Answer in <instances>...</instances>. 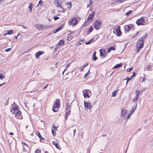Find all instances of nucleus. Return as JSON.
Masks as SVG:
<instances>
[{
	"label": "nucleus",
	"mask_w": 153,
	"mask_h": 153,
	"mask_svg": "<svg viewBox=\"0 0 153 153\" xmlns=\"http://www.w3.org/2000/svg\"><path fill=\"white\" fill-rule=\"evenodd\" d=\"M67 5H68V8H69L71 7V2H69L68 3H67L66 4Z\"/></svg>",
	"instance_id": "f704fd0d"
},
{
	"label": "nucleus",
	"mask_w": 153,
	"mask_h": 153,
	"mask_svg": "<svg viewBox=\"0 0 153 153\" xmlns=\"http://www.w3.org/2000/svg\"><path fill=\"white\" fill-rule=\"evenodd\" d=\"M132 12V11L131 10H129L128 12H127L125 14L127 16H128Z\"/></svg>",
	"instance_id": "7c9ffc66"
},
{
	"label": "nucleus",
	"mask_w": 153,
	"mask_h": 153,
	"mask_svg": "<svg viewBox=\"0 0 153 153\" xmlns=\"http://www.w3.org/2000/svg\"><path fill=\"white\" fill-rule=\"evenodd\" d=\"M64 26V25H60L57 28L56 30H55L53 31L54 33H56L58 31L60 30L63 28V26Z\"/></svg>",
	"instance_id": "4468645a"
},
{
	"label": "nucleus",
	"mask_w": 153,
	"mask_h": 153,
	"mask_svg": "<svg viewBox=\"0 0 153 153\" xmlns=\"http://www.w3.org/2000/svg\"><path fill=\"white\" fill-rule=\"evenodd\" d=\"M73 131H74V136L75 135V132H76V129H75L74 130H73Z\"/></svg>",
	"instance_id": "0e129e2a"
},
{
	"label": "nucleus",
	"mask_w": 153,
	"mask_h": 153,
	"mask_svg": "<svg viewBox=\"0 0 153 153\" xmlns=\"http://www.w3.org/2000/svg\"><path fill=\"white\" fill-rule=\"evenodd\" d=\"M48 85H46L45 86V87H44L43 88V89H45L47 87H48Z\"/></svg>",
	"instance_id": "680f3d73"
},
{
	"label": "nucleus",
	"mask_w": 153,
	"mask_h": 153,
	"mask_svg": "<svg viewBox=\"0 0 153 153\" xmlns=\"http://www.w3.org/2000/svg\"><path fill=\"white\" fill-rule=\"evenodd\" d=\"M42 3H43V1L42 0H39V4L37 5V6H38L39 5V4H40V5L42 4Z\"/></svg>",
	"instance_id": "09e8293b"
},
{
	"label": "nucleus",
	"mask_w": 153,
	"mask_h": 153,
	"mask_svg": "<svg viewBox=\"0 0 153 153\" xmlns=\"http://www.w3.org/2000/svg\"><path fill=\"white\" fill-rule=\"evenodd\" d=\"M121 115H122L127 114L128 113L127 110H125L123 108L121 109Z\"/></svg>",
	"instance_id": "a211bd4d"
},
{
	"label": "nucleus",
	"mask_w": 153,
	"mask_h": 153,
	"mask_svg": "<svg viewBox=\"0 0 153 153\" xmlns=\"http://www.w3.org/2000/svg\"><path fill=\"white\" fill-rule=\"evenodd\" d=\"M95 13V12H92L91 14H90L88 17L90 19V22H92L93 21V18H94V15Z\"/></svg>",
	"instance_id": "2eb2a0df"
},
{
	"label": "nucleus",
	"mask_w": 153,
	"mask_h": 153,
	"mask_svg": "<svg viewBox=\"0 0 153 153\" xmlns=\"http://www.w3.org/2000/svg\"><path fill=\"white\" fill-rule=\"evenodd\" d=\"M18 106L16 105L15 106L13 107L10 110L11 112L13 114H14L16 111H17V110H19L18 109Z\"/></svg>",
	"instance_id": "9d476101"
},
{
	"label": "nucleus",
	"mask_w": 153,
	"mask_h": 153,
	"mask_svg": "<svg viewBox=\"0 0 153 153\" xmlns=\"http://www.w3.org/2000/svg\"><path fill=\"white\" fill-rule=\"evenodd\" d=\"M133 113H132V111H131V112L129 113L128 114V115H129V117Z\"/></svg>",
	"instance_id": "6e6d98bb"
},
{
	"label": "nucleus",
	"mask_w": 153,
	"mask_h": 153,
	"mask_svg": "<svg viewBox=\"0 0 153 153\" xmlns=\"http://www.w3.org/2000/svg\"><path fill=\"white\" fill-rule=\"evenodd\" d=\"M69 65H70V64H68L65 67V69L64 70V71H65L69 67Z\"/></svg>",
	"instance_id": "a18cd8bd"
},
{
	"label": "nucleus",
	"mask_w": 153,
	"mask_h": 153,
	"mask_svg": "<svg viewBox=\"0 0 153 153\" xmlns=\"http://www.w3.org/2000/svg\"><path fill=\"white\" fill-rule=\"evenodd\" d=\"M147 34H145L143 36L141 37L140 38V40H143V41L145 39L146 37Z\"/></svg>",
	"instance_id": "c756f323"
},
{
	"label": "nucleus",
	"mask_w": 153,
	"mask_h": 153,
	"mask_svg": "<svg viewBox=\"0 0 153 153\" xmlns=\"http://www.w3.org/2000/svg\"><path fill=\"white\" fill-rule=\"evenodd\" d=\"M90 19L88 16V18L86 21H85V23L86 24V25H87L89 24L90 23H91L92 22H90Z\"/></svg>",
	"instance_id": "5701e85b"
},
{
	"label": "nucleus",
	"mask_w": 153,
	"mask_h": 153,
	"mask_svg": "<svg viewBox=\"0 0 153 153\" xmlns=\"http://www.w3.org/2000/svg\"><path fill=\"white\" fill-rule=\"evenodd\" d=\"M100 56H103V58L105 57V55H104V54L103 53V52H105V50H103V49H100Z\"/></svg>",
	"instance_id": "f3484780"
},
{
	"label": "nucleus",
	"mask_w": 153,
	"mask_h": 153,
	"mask_svg": "<svg viewBox=\"0 0 153 153\" xmlns=\"http://www.w3.org/2000/svg\"><path fill=\"white\" fill-rule=\"evenodd\" d=\"M41 151L38 150H36L35 151V153H40Z\"/></svg>",
	"instance_id": "5fc2aeb1"
},
{
	"label": "nucleus",
	"mask_w": 153,
	"mask_h": 153,
	"mask_svg": "<svg viewBox=\"0 0 153 153\" xmlns=\"http://www.w3.org/2000/svg\"><path fill=\"white\" fill-rule=\"evenodd\" d=\"M102 26V22L100 20L97 19L95 21L94 23V27L96 30H98Z\"/></svg>",
	"instance_id": "f03ea898"
},
{
	"label": "nucleus",
	"mask_w": 153,
	"mask_h": 153,
	"mask_svg": "<svg viewBox=\"0 0 153 153\" xmlns=\"http://www.w3.org/2000/svg\"><path fill=\"white\" fill-rule=\"evenodd\" d=\"M29 4H30V5L29 6V11L30 12H31L32 9L33 8V5L32 3H29Z\"/></svg>",
	"instance_id": "bb28decb"
},
{
	"label": "nucleus",
	"mask_w": 153,
	"mask_h": 153,
	"mask_svg": "<svg viewBox=\"0 0 153 153\" xmlns=\"http://www.w3.org/2000/svg\"><path fill=\"white\" fill-rule=\"evenodd\" d=\"M70 111L68 110L67 112L66 113V115H67V116H68L70 114Z\"/></svg>",
	"instance_id": "49530a36"
},
{
	"label": "nucleus",
	"mask_w": 153,
	"mask_h": 153,
	"mask_svg": "<svg viewBox=\"0 0 153 153\" xmlns=\"http://www.w3.org/2000/svg\"><path fill=\"white\" fill-rule=\"evenodd\" d=\"M45 28V26L43 25H41L39 27V30L42 29L43 30Z\"/></svg>",
	"instance_id": "58836bf2"
},
{
	"label": "nucleus",
	"mask_w": 153,
	"mask_h": 153,
	"mask_svg": "<svg viewBox=\"0 0 153 153\" xmlns=\"http://www.w3.org/2000/svg\"><path fill=\"white\" fill-rule=\"evenodd\" d=\"M52 135L53 136H55L56 134V133L54 130H52Z\"/></svg>",
	"instance_id": "a19ab883"
},
{
	"label": "nucleus",
	"mask_w": 153,
	"mask_h": 153,
	"mask_svg": "<svg viewBox=\"0 0 153 153\" xmlns=\"http://www.w3.org/2000/svg\"><path fill=\"white\" fill-rule=\"evenodd\" d=\"M59 7L60 8H61V9H63V7H62V6H61V5H59Z\"/></svg>",
	"instance_id": "69168bd1"
},
{
	"label": "nucleus",
	"mask_w": 153,
	"mask_h": 153,
	"mask_svg": "<svg viewBox=\"0 0 153 153\" xmlns=\"http://www.w3.org/2000/svg\"><path fill=\"white\" fill-rule=\"evenodd\" d=\"M84 104L85 108L86 107L87 109L90 110L91 109L92 106L90 101H88L86 102L85 101H84Z\"/></svg>",
	"instance_id": "0eeeda50"
},
{
	"label": "nucleus",
	"mask_w": 153,
	"mask_h": 153,
	"mask_svg": "<svg viewBox=\"0 0 153 153\" xmlns=\"http://www.w3.org/2000/svg\"><path fill=\"white\" fill-rule=\"evenodd\" d=\"M22 144L24 145L23 147H24L25 149H29V147L28 146V145L25 142H22Z\"/></svg>",
	"instance_id": "412c9836"
},
{
	"label": "nucleus",
	"mask_w": 153,
	"mask_h": 153,
	"mask_svg": "<svg viewBox=\"0 0 153 153\" xmlns=\"http://www.w3.org/2000/svg\"><path fill=\"white\" fill-rule=\"evenodd\" d=\"M97 59V57L96 56V55H93L92 56V60L93 61H96Z\"/></svg>",
	"instance_id": "c9c22d12"
},
{
	"label": "nucleus",
	"mask_w": 153,
	"mask_h": 153,
	"mask_svg": "<svg viewBox=\"0 0 153 153\" xmlns=\"http://www.w3.org/2000/svg\"><path fill=\"white\" fill-rule=\"evenodd\" d=\"M68 116H67V115H65V119L66 120H67V118H68Z\"/></svg>",
	"instance_id": "052dcab7"
},
{
	"label": "nucleus",
	"mask_w": 153,
	"mask_h": 153,
	"mask_svg": "<svg viewBox=\"0 0 153 153\" xmlns=\"http://www.w3.org/2000/svg\"><path fill=\"white\" fill-rule=\"evenodd\" d=\"M18 26H22V27H23V28L24 29H27V28L26 27H25L24 26H23V25H18Z\"/></svg>",
	"instance_id": "13d9d810"
},
{
	"label": "nucleus",
	"mask_w": 153,
	"mask_h": 153,
	"mask_svg": "<svg viewBox=\"0 0 153 153\" xmlns=\"http://www.w3.org/2000/svg\"><path fill=\"white\" fill-rule=\"evenodd\" d=\"M119 27H120V26H119L118 28H117L116 29V31L117 33V36H120L122 35V33L120 30L119 29Z\"/></svg>",
	"instance_id": "ddd939ff"
},
{
	"label": "nucleus",
	"mask_w": 153,
	"mask_h": 153,
	"mask_svg": "<svg viewBox=\"0 0 153 153\" xmlns=\"http://www.w3.org/2000/svg\"><path fill=\"white\" fill-rule=\"evenodd\" d=\"M64 43V40H60L58 43L57 45L60 46L61 45H63Z\"/></svg>",
	"instance_id": "cd10ccee"
},
{
	"label": "nucleus",
	"mask_w": 153,
	"mask_h": 153,
	"mask_svg": "<svg viewBox=\"0 0 153 153\" xmlns=\"http://www.w3.org/2000/svg\"><path fill=\"white\" fill-rule=\"evenodd\" d=\"M78 23L76 18H73L69 22V25L70 26L73 25V26L75 25Z\"/></svg>",
	"instance_id": "6e6552de"
},
{
	"label": "nucleus",
	"mask_w": 153,
	"mask_h": 153,
	"mask_svg": "<svg viewBox=\"0 0 153 153\" xmlns=\"http://www.w3.org/2000/svg\"><path fill=\"white\" fill-rule=\"evenodd\" d=\"M89 2L90 4H91L92 3V1L91 0H89Z\"/></svg>",
	"instance_id": "e2e57ef3"
},
{
	"label": "nucleus",
	"mask_w": 153,
	"mask_h": 153,
	"mask_svg": "<svg viewBox=\"0 0 153 153\" xmlns=\"http://www.w3.org/2000/svg\"><path fill=\"white\" fill-rule=\"evenodd\" d=\"M11 50V48H8L6 49L5 50V51L6 52H8L10 51Z\"/></svg>",
	"instance_id": "3c124183"
},
{
	"label": "nucleus",
	"mask_w": 153,
	"mask_h": 153,
	"mask_svg": "<svg viewBox=\"0 0 153 153\" xmlns=\"http://www.w3.org/2000/svg\"><path fill=\"white\" fill-rule=\"evenodd\" d=\"M90 69V68L89 69L88 72L85 74L84 76V78H85V77H86L87 76V75L89 74Z\"/></svg>",
	"instance_id": "79ce46f5"
},
{
	"label": "nucleus",
	"mask_w": 153,
	"mask_h": 153,
	"mask_svg": "<svg viewBox=\"0 0 153 153\" xmlns=\"http://www.w3.org/2000/svg\"><path fill=\"white\" fill-rule=\"evenodd\" d=\"M133 69V68H130L128 69L127 70V72H129L131 71Z\"/></svg>",
	"instance_id": "603ef678"
},
{
	"label": "nucleus",
	"mask_w": 153,
	"mask_h": 153,
	"mask_svg": "<svg viewBox=\"0 0 153 153\" xmlns=\"http://www.w3.org/2000/svg\"><path fill=\"white\" fill-rule=\"evenodd\" d=\"M136 96H137L139 97V95L141 93V92L140 91H137L136 90Z\"/></svg>",
	"instance_id": "473e14b6"
},
{
	"label": "nucleus",
	"mask_w": 153,
	"mask_h": 153,
	"mask_svg": "<svg viewBox=\"0 0 153 153\" xmlns=\"http://www.w3.org/2000/svg\"><path fill=\"white\" fill-rule=\"evenodd\" d=\"M126 79H127V78ZM131 79H132L130 77H129V78L128 77L127 78L126 84H127L128 83V81L131 80Z\"/></svg>",
	"instance_id": "c03bdc74"
},
{
	"label": "nucleus",
	"mask_w": 153,
	"mask_h": 153,
	"mask_svg": "<svg viewBox=\"0 0 153 153\" xmlns=\"http://www.w3.org/2000/svg\"><path fill=\"white\" fill-rule=\"evenodd\" d=\"M122 117L123 118L125 119H127L129 118V115H128V114H126L123 115H121Z\"/></svg>",
	"instance_id": "aec40b11"
},
{
	"label": "nucleus",
	"mask_w": 153,
	"mask_h": 153,
	"mask_svg": "<svg viewBox=\"0 0 153 153\" xmlns=\"http://www.w3.org/2000/svg\"><path fill=\"white\" fill-rule=\"evenodd\" d=\"M93 30V28L92 26L90 27L88 31V33H90Z\"/></svg>",
	"instance_id": "4c0bfd02"
},
{
	"label": "nucleus",
	"mask_w": 153,
	"mask_h": 153,
	"mask_svg": "<svg viewBox=\"0 0 153 153\" xmlns=\"http://www.w3.org/2000/svg\"><path fill=\"white\" fill-rule=\"evenodd\" d=\"M122 64L121 63L119 64H117L112 69L114 68H119L121 66H122Z\"/></svg>",
	"instance_id": "4be33fe9"
},
{
	"label": "nucleus",
	"mask_w": 153,
	"mask_h": 153,
	"mask_svg": "<svg viewBox=\"0 0 153 153\" xmlns=\"http://www.w3.org/2000/svg\"><path fill=\"white\" fill-rule=\"evenodd\" d=\"M98 36H96V38L95 39V38H92V39H91L89 41L87 42H85V43L86 45H88L91 43V42H94L95 41H96L98 38Z\"/></svg>",
	"instance_id": "9b49d317"
},
{
	"label": "nucleus",
	"mask_w": 153,
	"mask_h": 153,
	"mask_svg": "<svg viewBox=\"0 0 153 153\" xmlns=\"http://www.w3.org/2000/svg\"><path fill=\"white\" fill-rule=\"evenodd\" d=\"M96 51H94V52L93 55H96Z\"/></svg>",
	"instance_id": "774afa93"
},
{
	"label": "nucleus",
	"mask_w": 153,
	"mask_h": 153,
	"mask_svg": "<svg viewBox=\"0 0 153 153\" xmlns=\"http://www.w3.org/2000/svg\"><path fill=\"white\" fill-rule=\"evenodd\" d=\"M15 113V117L17 119H22L23 118V117L22 115V113L21 111L19 110H17L16 111Z\"/></svg>",
	"instance_id": "39448f33"
},
{
	"label": "nucleus",
	"mask_w": 153,
	"mask_h": 153,
	"mask_svg": "<svg viewBox=\"0 0 153 153\" xmlns=\"http://www.w3.org/2000/svg\"><path fill=\"white\" fill-rule=\"evenodd\" d=\"M56 101H58V102H55L54 106L52 108V110L54 112H56L57 111V109L59 106V101L58 99H56Z\"/></svg>",
	"instance_id": "20e7f679"
},
{
	"label": "nucleus",
	"mask_w": 153,
	"mask_h": 153,
	"mask_svg": "<svg viewBox=\"0 0 153 153\" xmlns=\"http://www.w3.org/2000/svg\"><path fill=\"white\" fill-rule=\"evenodd\" d=\"M44 53V52L43 51H39L36 53L35 55L36 58H39V56L41 55Z\"/></svg>",
	"instance_id": "f8f14e48"
},
{
	"label": "nucleus",
	"mask_w": 153,
	"mask_h": 153,
	"mask_svg": "<svg viewBox=\"0 0 153 153\" xmlns=\"http://www.w3.org/2000/svg\"><path fill=\"white\" fill-rule=\"evenodd\" d=\"M137 104L134 105L133 106L132 108V113H134L135 111V110L136 108H137Z\"/></svg>",
	"instance_id": "b1692460"
},
{
	"label": "nucleus",
	"mask_w": 153,
	"mask_h": 153,
	"mask_svg": "<svg viewBox=\"0 0 153 153\" xmlns=\"http://www.w3.org/2000/svg\"><path fill=\"white\" fill-rule=\"evenodd\" d=\"M70 105L69 102H67L66 104V110H70Z\"/></svg>",
	"instance_id": "393cba45"
},
{
	"label": "nucleus",
	"mask_w": 153,
	"mask_h": 153,
	"mask_svg": "<svg viewBox=\"0 0 153 153\" xmlns=\"http://www.w3.org/2000/svg\"><path fill=\"white\" fill-rule=\"evenodd\" d=\"M117 91H113L112 93V97H114L116 96Z\"/></svg>",
	"instance_id": "e433bc0d"
},
{
	"label": "nucleus",
	"mask_w": 153,
	"mask_h": 153,
	"mask_svg": "<svg viewBox=\"0 0 153 153\" xmlns=\"http://www.w3.org/2000/svg\"><path fill=\"white\" fill-rule=\"evenodd\" d=\"M53 144L55 145L56 147L58 149L60 150L61 149V148L59 146V143L56 142H54L53 141Z\"/></svg>",
	"instance_id": "dca6fc26"
},
{
	"label": "nucleus",
	"mask_w": 153,
	"mask_h": 153,
	"mask_svg": "<svg viewBox=\"0 0 153 153\" xmlns=\"http://www.w3.org/2000/svg\"><path fill=\"white\" fill-rule=\"evenodd\" d=\"M144 42L143 40L139 39L137 43L136 47L137 48V53H138L142 48L143 47Z\"/></svg>",
	"instance_id": "f257e3e1"
},
{
	"label": "nucleus",
	"mask_w": 153,
	"mask_h": 153,
	"mask_svg": "<svg viewBox=\"0 0 153 153\" xmlns=\"http://www.w3.org/2000/svg\"><path fill=\"white\" fill-rule=\"evenodd\" d=\"M54 3H56V4H59V1L58 0H55L54 1Z\"/></svg>",
	"instance_id": "4d7b16f0"
},
{
	"label": "nucleus",
	"mask_w": 153,
	"mask_h": 153,
	"mask_svg": "<svg viewBox=\"0 0 153 153\" xmlns=\"http://www.w3.org/2000/svg\"><path fill=\"white\" fill-rule=\"evenodd\" d=\"M142 82H143V81H145L146 80V78L145 77H143L142 79Z\"/></svg>",
	"instance_id": "bf43d9fd"
},
{
	"label": "nucleus",
	"mask_w": 153,
	"mask_h": 153,
	"mask_svg": "<svg viewBox=\"0 0 153 153\" xmlns=\"http://www.w3.org/2000/svg\"><path fill=\"white\" fill-rule=\"evenodd\" d=\"M137 25H145V21L143 17H142L138 19L136 22Z\"/></svg>",
	"instance_id": "7ed1b4c3"
},
{
	"label": "nucleus",
	"mask_w": 153,
	"mask_h": 153,
	"mask_svg": "<svg viewBox=\"0 0 153 153\" xmlns=\"http://www.w3.org/2000/svg\"><path fill=\"white\" fill-rule=\"evenodd\" d=\"M4 78V76H3L2 75L0 74V79L2 80V78Z\"/></svg>",
	"instance_id": "864d4df0"
},
{
	"label": "nucleus",
	"mask_w": 153,
	"mask_h": 153,
	"mask_svg": "<svg viewBox=\"0 0 153 153\" xmlns=\"http://www.w3.org/2000/svg\"><path fill=\"white\" fill-rule=\"evenodd\" d=\"M13 33V30H10L8 31L7 33L9 35L12 34Z\"/></svg>",
	"instance_id": "2f4dec72"
},
{
	"label": "nucleus",
	"mask_w": 153,
	"mask_h": 153,
	"mask_svg": "<svg viewBox=\"0 0 153 153\" xmlns=\"http://www.w3.org/2000/svg\"><path fill=\"white\" fill-rule=\"evenodd\" d=\"M116 50V48H115L113 46H111L108 49V52L110 53L111 51L113 50L114 51H115Z\"/></svg>",
	"instance_id": "6ab92c4d"
},
{
	"label": "nucleus",
	"mask_w": 153,
	"mask_h": 153,
	"mask_svg": "<svg viewBox=\"0 0 153 153\" xmlns=\"http://www.w3.org/2000/svg\"><path fill=\"white\" fill-rule=\"evenodd\" d=\"M139 34L141 35V33L140 31L138 32L135 35H133L132 37V38H136L138 35Z\"/></svg>",
	"instance_id": "a878e982"
},
{
	"label": "nucleus",
	"mask_w": 153,
	"mask_h": 153,
	"mask_svg": "<svg viewBox=\"0 0 153 153\" xmlns=\"http://www.w3.org/2000/svg\"><path fill=\"white\" fill-rule=\"evenodd\" d=\"M133 100V102H136L137 101V99H134Z\"/></svg>",
	"instance_id": "338daca9"
},
{
	"label": "nucleus",
	"mask_w": 153,
	"mask_h": 153,
	"mask_svg": "<svg viewBox=\"0 0 153 153\" xmlns=\"http://www.w3.org/2000/svg\"><path fill=\"white\" fill-rule=\"evenodd\" d=\"M125 32H128L131 28V30H134V28L133 27V25L132 24H129L126 25L124 27Z\"/></svg>",
	"instance_id": "423d86ee"
},
{
	"label": "nucleus",
	"mask_w": 153,
	"mask_h": 153,
	"mask_svg": "<svg viewBox=\"0 0 153 153\" xmlns=\"http://www.w3.org/2000/svg\"><path fill=\"white\" fill-rule=\"evenodd\" d=\"M73 38V36H69L68 37V38H67V40L68 41H71V40H72Z\"/></svg>",
	"instance_id": "72a5a7b5"
},
{
	"label": "nucleus",
	"mask_w": 153,
	"mask_h": 153,
	"mask_svg": "<svg viewBox=\"0 0 153 153\" xmlns=\"http://www.w3.org/2000/svg\"><path fill=\"white\" fill-rule=\"evenodd\" d=\"M151 68H152V66L151 65H149L147 67V69L148 70H150L151 69Z\"/></svg>",
	"instance_id": "37998d69"
},
{
	"label": "nucleus",
	"mask_w": 153,
	"mask_h": 153,
	"mask_svg": "<svg viewBox=\"0 0 153 153\" xmlns=\"http://www.w3.org/2000/svg\"><path fill=\"white\" fill-rule=\"evenodd\" d=\"M126 0H117L116 1V3L117 4L121 3L125 1Z\"/></svg>",
	"instance_id": "c85d7f7f"
},
{
	"label": "nucleus",
	"mask_w": 153,
	"mask_h": 153,
	"mask_svg": "<svg viewBox=\"0 0 153 153\" xmlns=\"http://www.w3.org/2000/svg\"><path fill=\"white\" fill-rule=\"evenodd\" d=\"M59 47L58 45H57L56 46L54 50V51H55L56 50V49Z\"/></svg>",
	"instance_id": "de8ad7c7"
},
{
	"label": "nucleus",
	"mask_w": 153,
	"mask_h": 153,
	"mask_svg": "<svg viewBox=\"0 0 153 153\" xmlns=\"http://www.w3.org/2000/svg\"><path fill=\"white\" fill-rule=\"evenodd\" d=\"M37 135L38 136V137L40 138V140H41V138H42V137L41 136L39 132L37 131Z\"/></svg>",
	"instance_id": "ea45409f"
},
{
	"label": "nucleus",
	"mask_w": 153,
	"mask_h": 153,
	"mask_svg": "<svg viewBox=\"0 0 153 153\" xmlns=\"http://www.w3.org/2000/svg\"><path fill=\"white\" fill-rule=\"evenodd\" d=\"M82 92L83 93V95L85 98L86 97L88 98H89L90 97V95H89V93L91 92L90 90L85 89Z\"/></svg>",
	"instance_id": "1a4fd4ad"
},
{
	"label": "nucleus",
	"mask_w": 153,
	"mask_h": 153,
	"mask_svg": "<svg viewBox=\"0 0 153 153\" xmlns=\"http://www.w3.org/2000/svg\"><path fill=\"white\" fill-rule=\"evenodd\" d=\"M59 18V17L57 16H55L54 17V19L55 20H56L57 19H58Z\"/></svg>",
	"instance_id": "8fccbe9b"
}]
</instances>
